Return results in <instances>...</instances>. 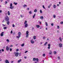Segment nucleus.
I'll list each match as a JSON object with an SVG mask.
<instances>
[{"label":"nucleus","instance_id":"2eb2a0df","mask_svg":"<svg viewBox=\"0 0 63 63\" xmlns=\"http://www.w3.org/2000/svg\"><path fill=\"white\" fill-rule=\"evenodd\" d=\"M54 8H56V5H55V4H54L53 5V6Z\"/></svg>","mask_w":63,"mask_h":63},{"label":"nucleus","instance_id":"7c9ffc66","mask_svg":"<svg viewBox=\"0 0 63 63\" xmlns=\"http://www.w3.org/2000/svg\"><path fill=\"white\" fill-rule=\"evenodd\" d=\"M26 23H27V21H25V22L24 23V24H27Z\"/></svg>","mask_w":63,"mask_h":63},{"label":"nucleus","instance_id":"e433bc0d","mask_svg":"<svg viewBox=\"0 0 63 63\" xmlns=\"http://www.w3.org/2000/svg\"><path fill=\"white\" fill-rule=\"evenodd\" d=\"M4 29H7V27H4L3 28Z\"/></svg>","mask_w":63,"mask_h":63},{"label":"nucleus","instance_id":"0eeeda50","mask_svg":"<svg viewBox=\"0 0 63 63\" xmlns=\"http://www.w3.org/2000/svg\"><path fill=\"white\" fill-rule=\"evenodd\" d=\"M31 42L32 44H34V41L32 40H31Z\"/></svg>","mask_w":63,"mask_h":63},{"label":"nucleus","instance_id":"9b49d317","mask_svg":"<svg viewBox=\"0 0 63 63\" xmlns=\"http://www.w3.org/2000/svg\"><path fill=\"white\" fill-rule=\"evenodd\" d=\"M3 33H4V32H2L0 34V36L2 37L3 36Z\"/></svg>","mask_w":63,"mask_h":63},{"label":"nucleus","instance_id":"8fccbe9b","mask_svg":"<svg viewBox=\"0 0 63 63\" xmlns=\"http://www.w3.org/2000/svg\"><path fill=\"white\" fill-rule=\"evenodd\" d=\"M19 50V49H17L16 50V51H18Z\"/></svg>","mask_w":63,"mask_h":63},{"label":"nucleus","instance_id":"ddd939ff","mask_svg":"<svg viewBox=\"0 0 63 63\" xmlns=\"http://www.w3.org/2000/svg\"><path fill=\"white\" fill-rule=\"evenodd\" d=\"M5 63H9V61L8 60H6L5 61Z\"/></svg>","mask_w":63,"mask_h":63},{"label":"nucleus","instance_id":"a878e982","mask_svg":"<svg viewBox=\"0 0 63 63\" xmlns=\"http://www.w3.org/2000/svg\"><path fill=\"white\" fill-rule=\"evenodd\" d=\"M45 24L46 26H47V22H45Z\"/></svg>","mask_w":63,"mask_h":63},{"label":"nucleus","instance_id":"13d9d810","mask_svg":"<svg viewBox=\"0 0 63 63\" xmlns=\"http://www.w3.org/2000/svg\"><path fill=\"white\" fill-rule=\"evenodd\" d=\"M10 51H12V49L11 48H10Z\"/></svg>","mask_w":63,"mask_h":63},{"label":"nucleus","instance_id":"20e7f679","mask_svg":"<svg viewBox=\"0 0 63 63\" xmlns=\"http://www.w3.org/2000/svg\"><path fill=\"white\" fill-rule=\"evenodd\" d=\"M59 47H62V44L60 43L59 44Z\"/></svg>","mask_w":63,"mask_h":63},{"label":"nucleus","instance_id":"680f3d73","mask_svg":"<svg viewBox=\"0 0 63 63\" xmlns=\"http://www.w3.org/2000/svg\"><path fill=\"white\" fill-rule=\"evenodd\" d=\"M13 62H14L13 61H12L11 62V63H13Z\"/></svg>","mask_w":63,"mask_h":63},{"label":"nucleus","instance_id":"39448f33","mask_svg":"<svg viewBox=\"0 0 63 63\" xmlns=\"http://www.w3.org/2000/svg\"><path fill=\"white\" fill-rule=\"evenodd\" d=\"M48 47H47L48 49H50V44H48Z\"/></svg>","mask_w":63,"mask_h":63},{"label":"nucleus","instance_id":"5fc2aeb1","mask_svg":"<svg viewBox=\"0 0 63 63\" xmlns=\"http://www.w3.org/2000/svg\"><path fill=\"white\" fill-rule=\"evenodd\" d=\"M24 58H25V59H26L27 58V57L26 56H25V57H24Z\"/></svg>","mask_w":63,"mask_h":63},{"label":"nucleus","instance_id":"a18cd8bd","mask_svg":"<svg viewBox=\"0 0 63 63\" xmlns=\"http://www.w3.org/2000/svg\"><path fill=\"white\" fill-rule=\"evenodd\" d=\"M27 52H28V51H26L25 52V53H26Z\"/></svg>","mask_w":63,"mask_h":63},{"label":"nucleus","instance_id":"9d476101","mask_svg":"<svg viewBox=\"0 0 63 63\" xmlns=\"http://www.w3.org/2000/svg\"><path fill=\"white\" fill-rule=\"evenodd\" d=\"M20 37V35H18V36H16V37L17 38H19Z\"/></svg>","mask_w":63,"mask_h":63},{"label":"nucleus","instance_id":"864d4df0","mask_svg":"<svg viewBox=\"0 0 63 63\" xmlns=\"http://www.w3.org/2000/svg\"><path fill=\"white\" fill-rule=\"evenodd\" d=\"M58 58L59 59V60H60V57H58Z\"/></svg>","mask_w":63,"mask_h":63},{"label":"nucleus","instance_id":"603ef678","mask_svg":"<svg viewBox=\"0 0 63 63\" xmlns=\"http://www.w3.org/2000/svg\"><path fill=\"white\" fill-rule=\"evenodd\" d=\"M7 2L6 1L5 2V4H7Z\"/></svg>","mask_w":63,"mask_h":63},{"label":"nucleus","instance_id":"b1692460","mask_svg":"<svg viewBox=\"0 0 63 63\" xmlns=\"http://www.w3.org/2000/svg\"><path fill=\"white\" fill-rule=\"evenodd\" d=\"M10 22L9 21H8L7 22V24H8V25H9V23Z\"/></svg>","mask_w":63,"mask_h":63},{"label":"nucleus","instance_id":"e2e57ef3","mask_svg":"<svg viewBox=\"0 0 63 63\" xmlns=\"http://www.w3.org/2000/svg\"><path fill=\"white\" fill-rule=\"evenodd\" d=\"M57 6L59 7V5L58 4H57Z\"/></svg>","mask_w":63,"mask_h":63},{"label":"nucleus","instance_id":"bb28decb","mask_svg":"<svg viewBox=\"0 0 63 63\" xmlns=\"http://www.w3.org/2000/svg\"><path fill=\"white\" fill-rule=\"evenodd\" d=\"M36 60L37 62H38L39 61V59L38 58H37L36 59Z\"/></svg>","mask_w":63,"mask_h":63},{"label":"nucleus","instance_id":"58836bf2","mask_svg":"<svg viewBox=\"0 0 63 63\" xmlns=\"http://www.w3.org/2000/svg\"><path fill=\"white\" fill-rule=\"evenodd\" d=\"M35 15H36V14H34V15L33 16V18H34V17H35Z\"/></svg>","mask_w":63,"mask_h":63},{"label":"nucleus","instance_id":"f257e3e1","mask_svg":"<svg viewBox=\"0 0 63 63\" xmlns=\"http://www.w3.org/2000/svg\"><path fill=\"white\" fill-rule=\"evenodd\" d=\"M5 20L6 21H8L9 20V18L8 16H6L5 18Z\"/></svg>","mask_w":63,"mask_h":63},{"label":"nucleus","instance_id":"7ed1b4c3","mask_svg":"<svg viewBox=\"0 0 63 63\" xmlns=\"http://www.w3.org/2000/svg\"><path fill=\"white\" fill-rule=\"evenodd\" d=\"M14 53L15 54V56L16 57H17L18 56V53H19L18 52H15Z\"/></svg>","mask_w":63,"mask_h":63},{"label":"nucleus","instance_id":"4468645a","mask_svg":"<svg viewBox=\"0 0 63 63\" xmlns=\"http://www.w3.org/2000/svg\"><path fill=\"white\" fill-rule=\"evenodd\" d=\"M8 16H10V12L9 11H8Z\"/></svg>","mask_w":63,"mask_h":63},{"label":"nucleus","instance_id":"4be33fe9","mask_svg":"<svg viewBox=\"0 0 63 63\" xmlns=\"http://www.w3.org/2000/svg\"><path fill=\"white\" fill-rule=\"evenodd\" d=\"M42 56H43V57H45V56H46V55H45V54H43L42 55Z\"/></svg>","mask_w":63,"mask_h":63},{"label":"nucleus","instance_id":"cd10ccee","mask_svg":"<svg viewBox=\"0 0 63 63\" xmlns=\"http://www.w3.org/2000/svg\"><path fill=\"white\" fill-rule=\"evenodd\" d=\"M14 4H15V5H17V3H15V2H14Z\"/></svg>","mask_w":63,"mask_h":63},{"label":"nucleus","instance_id":"6ab92c4d","mask_svg":"<svg viewBox=\"0 0 63 63\" xmlns=\"http://www.w3.org/2000/svg\"><path fill=\"white\" fill-rule=\"evenodd\" d=\"M29 32L27 31L26 32V35H29Z\"/></svg>","mask_w":63,"mask_h":63},{"label":"nucleus","instance_id":"774afa93","mask_svg":"<svg viewBox=\"0 0 63 63\" xmlns=\"http://www.w3.org/2000/svg\"><path fill=\"white\" fill-rule=\"evenodd\" d=\"M34 63H37V62L35 61L34 62Z\"/></svg>","mask_w":63,"mask_h":63},{"label":"nucleus","instance_id":"c756f323","mask_svg":"<svg viewBox=\"0 0 63 63\" xmlns=\"http://www.w3.org/2000/svg\"><path fill=\"white\" fill-rule=\"evenodd\" d=\"M34 12H37V9H35L34 10Z\"/></svg>","mask_w":63,"mask_h":63},{"label":"nucleus","instance_id":"37998d69","mask_svg":"<svg viewBox=\"0 0 63 63\" xmlns=\"http://www.w3.org/2000/svg\"><path fill=\"white\" fill-rule=\"evenodd\" d=\"M1 50H2V52H4V49H1Z\"/></svg>","mask_w":63,"mask_h":63},{"label":"nucleus","instance_id":"423d86ee","mask_svg":"<svg viewBox=\"0 0 63 63\" xmlns=\"http://www.w3.org/2000/svg\"><path fill=\"white\" fill-rule=\"evenodd\" d=\"M10 49V47H8V46H7L6 47V49L7 51L9 50Z\"/></svg>","mask_w":63,"mask_h":63},{"label":"nucleus","instance_id":"2f4dec72","mask_svg":"<svg viewBox=\"0 0 63 63\" xmlns=\"http://www.w3.org/2000/svg\"><path fill=\"white\" fill-rule=\"evenodd\" d=\"M60 24H63V21H61Z\"/></svg>","mask_w":63,"mask_h":63},{"label":"nucleus","instance_id":"6e6552de","mask_svg":"<svg viewBox=\"0 0 63 63\" xmlns=\"http://www.w3.org/2000/svg\"><path fill=\"white\" fill-rule=\"evenodd\" d=\"M28 24H26L25 25V28H26V27H27V26H28Z\"/></svg>","mask_w":63,"mask_h":63},{"label":"nucleus","instance_id":"49530a36","mask_svg":"<svg viewBox=\"0 0 63 63\" xmlns=\"http://www.w3.org/2000/svg\"><path fill=\"white\" fill-rule=\"evenodd\" d=\"M2 53V50H0V53Z\"/></svg>","mask_w":63,"mask_h":63},{"label":"nucleus","instance_id":"f8f14e48","mask_svg":"<svg viewBox=\"0 0 63 63\" xmlns=\"http://www.w3.org/2000/svg\"><path fill=\"white\" fill-rule=\"evenodd\" d=\"M21 61V59H20L18 61H17V62L18 63H19Z\"/></svg>","mask_w":63,"mask_h":63},{"label":"nucleus","instance_id":"393cba45","mask_svg":"<svg viewBox=\"0 0 63 63\" xmlns=\"http://www.w3.org/2000/svg\"><path fill=\"white\" fill-rule=\"evenodd\" d=\"M24 46V44L23 43L21 45V47H23Z\"/></svg>","mask_w":63,"mask_h":63},{"label":"nucleus","instance_id":"72a5a7b5","mask_svg":"<svg viewBox=\"0 0 63 63\" xmlns=\"http://www.w3.org/2000/svg\"><path fill=\"white\" fill-rule=\"evenodd\" d=\"M12 26L13 27H15V25L14 24H13L12 25Z\"/></svg>","mask_w":63,"mask_h":63},{"label":"nucleus","instance_id":"473e14b6","mask_svg":"<svg viewBox=\"0 0 63 63\" xmlns=\"http://www.w3.org/2000/svg\"><path fill=\"white\" fill-rule=\"evenodd\" d=\"M47 44V42H46V43L44 44V46H46Z\"/></svg>","mask_w":63,"mask_h":63},{"label":"nucleus","instance_id":"c9c22d12","mask_svg":"<svg viewBox=\"0 0 63 63\" xmlns=\"http://www.w3.org/2000/svg\"><path fill=\"white\" fill-rule=\"evenodd\" d=\"M20 34H21V33L20 32H18V35H20Z\"/></svg>","mask_w":63,"mask_h":63},{"label":"nucleus","instance_id":"bf43d9fd","mask_svg":"<svg viewBox=\"0 0 63 63\" xmlns=\"http://www.w3.org/2000/svg\"><path fill=\"white\" fill-rule=\"evenodd\" d=\"M51 26H53V23H52L51 24Z\"/></svg>","mask_w":63,"mask_h":63},{"label":"nucleus","instance_id":"338daca9","mask_svg":"<svg viewBox=\"0 0 63 63\" xmlns=\"http://www.w3.org/2000/svg\"><path fill=\"white\" fill-rule=\"evenodd\" d=\"M34 29V27H32V30H33Z\"/></svg>","mask_w":63,"mask_h":63},{"label":"nucleus","instance_id":"09e8293b","mask_svg":"<svg viewBox=\"0 0 63 63\" xmlns=\"http://www.w3.org/2000/svg\"><path fill=\"white\" fill-rule=\"evenodd\" d=\"M57 27L58 28V29H59V26H57Z\"/></svg>","mask_w":63,"mask_h":63},{"label":"nucleus","instance_id":"ea45409f","mask_svg":"<svg viewBox=\"0 0 63 63\" xmlns=\"http://www.w3.org/2000/svg\"><path fill=\"white\" fill-rule=\"evenodd\" d=\"M24 7H27V5H24Z\"/></svg>","mask_w":63,"mask_h":63},{"label":"nucleus","instance_id":"a211bd4d","mask_svg":"<svg viewBox=\"0 0 63 63\" xmlns=\"http://www.w3.org/2000/svg\"><path fill=\"white\" fill-rule=\"evenodd\" d=\"M59 39L60 42H62V38H61V37H60L59 38Z\"/></svg>","mask_w":63,"mask_h":63},{"label":"nucleus","instance_id":"6e6d98bb","mask_svg":"<svg viewBox=\"0 0 63 63\" xmlns=\"http://www.w3.org/2000/svg\"><path fill=\"white\" fill-rule=\"evenodd\" d=\"M12 33H13V31H11V34H12Z\"/></svg>","mask_w":63,"mask_h":63},{"label":"nucleus","instance_id":"052dcab7","mask_svg":"<svg viewBox=\"0 0 63 63\" xmlns=\"http://www.w3.org/2000/svg\"><path fill=\"white\" fill-rule=\"evenodd\" d=\"M54 53L55 54H56V51H54Z\"/></svg>","mask_w":63,"mask_h":63},{"label":"nucleus","instance_id":"4d7b16f0","mask_svg":"<svg viewBox=\"0 0 63 63\" xmlns=\"http://www.w3.org/2000/svg\"><path fill=\"white\" fill-rule=\"evenodd\" d=\"M21 17H23V16H22V15H21V16H20Z\"/></svg>","mask_w":63,"mask_h":63},{"label":"nucleus","instance_id":"c03bdc74","mask_svg":"<svg viewBox=\"0 0 63 63\" xmlns=\"http://www.w3.org/2000/svg\"><path fill=\"white\" fill-rule=\"evenodd\" d=\"M50 6H51L50 5H48V8H50Z\"/></svg>","mask_w":63,"mask_h":63},{"label":"nucleus","instance_id":"aec40b11","mask_svg":"<svg viewBox=\"0 0 63 63\" xmlns=\"http://www.w3.org/2000/svg\"><path fill=\"white\" fill-rule=\"evenodd\" d=\"M33 61H36V58H33Z\"/></svg>","mask_w":63,"mask_h":63},{"label":"nucleus","instance_id":"f704fd0d","mask_svg":"<svg viewBox=\"0 0 63 63\" xmlns=\"http://www.w3.org/2000/svg\"><path fill=\"white\" fill-rule=\"evenodd\" d=\"M29 13L30 14H32V12H31V11H30L29 12Z\"/></svg>","mask_w":63,"mask_h":63},{"label":"nucleus","instance_id":"3c124183","mask_svg":"<svg viewBox=\"0 0 63 63\" xmlns=\"http://www.w3.org/2000/svg\"><path fill=\"white\" fill-rule=\"evenodd\" d=\"M13 47V45H10V47Z\"/></svg>","mask_w":63,"mask_h":63},{"label":"nucleus","instance_id":"0e129e2a","mask_svg":"<svg viewBox=\"0 0 63 63\" xmlns=\"http://www.w3.org/2000/svg\"><path fill=\"white\" fill-rule=\"evenodd\" d=\"M21 55V53H19V56H20V55Z\"/></svg>","mask_w":63,"mask_h":63},{"label":"nucleus","instance_id":"de8ad7c7","mask_svg":"<svg viewBox=\"0 0 63 63\" xmlns=\"http://www.w3.org/2000/svg\"><path fill=\"white\" fill-rule=\"evenodd\" d=\"M43 39H46V37H45V36L43 37Z\"/></svg>","mask_w":63,"mask_h":63},{"label":"nucleus","instance_id":"1a4fd4ad","mask_svg":"<svg viewBox=\"0 0 63 63\" xmlns=\"http://www.w3.org/2000/svg\"><path fill=\"white\" fill-rule=\"evenodd\" d=\"M52 51L51 50H50V52L49 53V54H52Z\"/></svg>","mask_w":63,"mask_h":63},{"label":"nucleus","instance_id":"4c0bfd02","mask_svg":"<svg viewBox=\"0 0 63 63\" xmlns=\"http://www.w3.org/2000/svg\"><path fill=\"white\" fill-rule=\"evenodd\" d=\"M43 7L44 9H46V8L45 7V6H44V5H43Z\"/></svg>","mask_w":63,"mask_h":63},{"label":"nucleus","instance_id":"c85d7f7f","mask_svg":"<svg viewBox=\"0 0 63 63\" xmlns=\"http://www.w3.org/2000/svg\"><path fill=\"white\" fill-rule=\"evenodd\" d=\"M53 17L54 18H55L56 17V16L55 15H54L53 16Z\"/></svg>","mask_w":63,"mask_h":63},{"label":"nucleus","instance_id":"dca6fc26","mask_svg":"<svg viewBox=\"0 0 63 63\" xmlns=\"http://www.w3.org/2000/svg\"><path fill=\"white\" fill-rule=\"evenodd\" d=\"M36 27H37L38 28H39L40 27V26L39 25H37L36 26Z\"/></svg>","mask_w":63,"mask_h":63},{"label":"nucleus","instance_id":"f3484780","mask_svg":"<svg viewBox=\"0 0 63 63\" xmlns=\"http://www.w3.org/2000/svg\"><path fill=\"white\" fill-rule=\"evenodd\" d=\"M40 18L41 19L43 20L44 19V17H43V16H41L40 17Z\"/></svg>","mask_w":63,"mask_h":63},{"label":"nucleus","instance_id":"a19ab883","mask_svg":"<svg viewBox=\"0 0 63 63\" xmlns=\"http://www.w3.org/2000/svg\"><path fill=\"white\" fill-rule=\"evenodd\" d=\"M27 35H26V38H27L28 37V35H29V34H26Z\"/></svg>","mask_w":63,"mask_h":63},{"label":"nucleus","instance_id":"5701e85b","mask_svg":"<svg viewBox=\"0 0 63 63\" xmlns=\"http://www.w3.org/2000/svg\"><path fill=\"white\" fill-rule=\"evenodd\" d=\"M6 41L7 43H9L10 41H9V39H7L6 40Z\"/></svg>","mask_w":63,"mask_h":63},{"label":"nucleus","instance_id":"412c9836","mask_svg":"<svg viewBox=\"0 0 63 63\" xmlns=\"http://www.w3.org/2000/svg\"><path fill=\"white\" fill-rule=\"evenodd\" d=\"M33 38L34 40L36 39V36H33Z\"/></svg>","mask_w":63,"mask_h":63},{"label":"nucleus","instance_id":"79ce46f5","mask_svg":"<svg viewBox=\"0 0 63 63\" xmlns=\"http://www.w3.org/2000/svg\"><path fill=\"white\" fill-rule=\"evenodd\" d=\"M40 13L41 14H42V10H40Z\"/></svg>","mask_w":63,"mask_h":63},{"label":"nucleus","instance_id":"69168bd1","mask_svg":"<svg viewBox=\"0 0 63 63\" xmlns=\"http://www.w3.org/2000/svg\"><path fill=\"white\" fill-rule=\"evenodd\" d=\"M2 13V10H0V13Z\"/></svg>","mask_w":63,"mask_h":63},{"label":"nucleus","instance_id":"f03ea898","mask_svg":"<svg viewBox=\"0 0 63 63\" xmlns=\"http://www.w3.org/2000/svg\"><path fill=\"white\" fill-rule=\"evenodd\" d=\"M13 6V4H12V3H11L10 4V7H9V8H10V9H14V6Z\"/></svg>","mask_w":63,"mask_h":63}]
</instances>
